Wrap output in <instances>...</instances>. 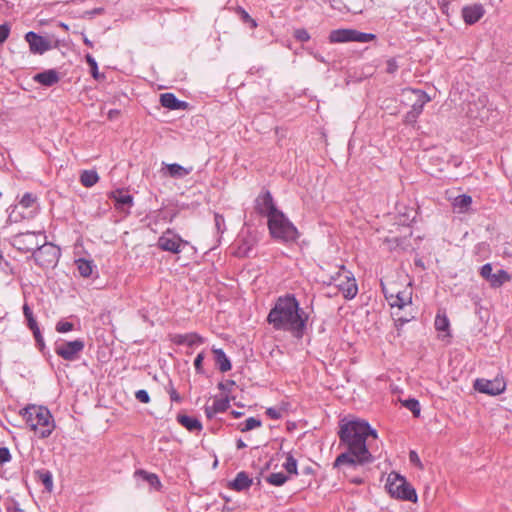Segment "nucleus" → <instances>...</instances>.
<instances>
[{
  "mask_svg": "<svg viewBox=\"0 0 512 512\" xmlns=\"http://www.w3.org/2000/svg\"><path fill=\"white\" fill-rule=\"evenodd\" d=\"M37 197L33 193L26 192L20 199L19 204L24 208H30L36 202Z\"/></svg>",
  "mask_w": 512,
  "mask_h": 512,
  "instance_id": "nucleus-42",
  "label": "nucleus"
},
{
  "mask_svg": "<svg viewBox=\"0 0 512 512\" xmlns=\"http://www.w3.org/2000/svg\"><path fill=\"white\" fill-rule=\"evenodd\" d=\"M435 328L438 331L447 332L450 327V322L445 314H437L434 322Z\"/></svg>",
  "mask_w": 512,
  "mask_h": 512,
  "instance_id": "nucleus-37",
  "label": "nucleus"
},
{
  "mask_svg": "<svg viewBox=\"0 0 512 512\" xmlns=\"http://www.w3.org/2000/svg\"><path fill=\"white\" fill-rule=\"evenodd\" d=\"M265 413L270 419H273V420H277L282 417L281 411L274 407L267 408Z\"/></svg>",
  "mask_w": 512,
  "mask_h": 512,
  "instance_id": "nucleus-53",
  "label": "nucleus"
},
{
  "mask_svg": "<svg viewBox=\"0 0 512 512\" xmlns=\"http://www.w3.org/2000/svg\"><path fill=\"white\" fill-rule=\"evenodd\" d=\"M186 244V241L182 240L180 236L173 234L169 229L158 239L159 248L172 253H179L181 247Z\"/></svg>",
  "mask_w": 512,
  "mask_h": 512,
  "instance_id": "nucleus-12",
  "label": "nucleus"
},
{
  "mask_svg": "<svg viewBox=\"0 0 512 512\" xmlns=\"http://www.w3.org/2000/svg\"><path fill=\"white\" fill-rule=\"evenodd\" d=\"M85 59H86L87 64L90 67V72H91L92 77L95 80L104 79L105 78L104 74H100L98 71V64H97L95 58L92 55L87 54L85 56Z\"/></svg>",
  "mask_w": 512,
  "mask_h": 512,
  "instance_id": "nucleus-36",
  "label": "nucleus"
},
{
  "mask_svg": "<svg viewBox=\"0 0 512 512\" xmlns=\"http://www.w3.org/2000/svg\"><path fill=\"white\" fill-rule=\"evenodd\" d=\"M399 68L398 61L396 57L389 58L386 61V72L388 74H394Z\"/></svg>",
  "mask_w": 512,
  "mask_h": 512,
  "instance_id": "nucleus-46",
  "label": "nucleus"
},
{
  "mask_svg": "<svg viewBox=\"0 0 512 512\" xmlns=\"http://www.w3.org/2000/svg\"><path fill=\"white\" fill-rule=\"evenodd\" d=\"M176 345H188L190 347L204 343V338L195 332L178 334L173 338Z\"/></svg>",
  "mask_w": 512,
  "mask_h": 512,
  "instance_id": "nucleus-19",
  "label": "nucleus"
},
{
  "mask_svg": "<svg viewBox=\"0 0 512 512\" xmlns=\"http://www.w3.org/2000/svg\"><path fill=\"white\" fill-rule=\"evenodd\" d=\"M203 360H204V353L201 352L199 353L195 360H194V367H195V370L198 374H203L204 373V370H203Z\"/></svg>",
  "mask_w": 512,
  "mask_h": 512,
  "instance_id": "nucleus-50",
  "label": "nucleus"
},
{
  "mask_svg": "<svg viewBox=\"0 0 512 512\" xmlns=\"http://www.w3.org/2000/svg\"><path fill=\"white\" fill-rule=\"evenodd\" d=\"M99 180V176L94 170H84L80 175V182L84 187H92Z\"/></svg>",
  "mask_w": 512,
  "mask_h": 512,
  "instance_id": "nucleus-30",
  "label": "nucleus"
},
{
  "mask_svg": "<svg viewBox=\"0 0 512 512\" xmlns=\"http://www.w3.org/2000/svg\"><path fill=\"white\" fill-rule=\"evenodd\" d=\"M25 40L28 42L30 52L33 54L42 55L52 48L49 40L33 31L25 34Z\"/></svg>",
  "mask_w": 512,
  "mask_h": 512,
  "instance_id": "nucleus-13",
  "label": "nucleus"
},
{
  "mask_svg": "<svg viewBox=\"0 0 512 512\" xmlns=\"http://www.w3.org/2000/svg\"><path fill=\"white\" fill-rule=\"evenodd\" d=\"M135 476L140 477L142 480L146 481L152 488H155L156 490H159L162 487L161 481L155 473H150L140 469L135 472Z\"/></svg>",
  "mask_w": 512,
  "mask_h": 512,
  "instance_id": "nucleus-28",
  "label": "nucleus"
},
{
  "mask_svg": "<svg viewBox=\"0 0 512 512\" xmlns=\"http://www.w3.org/2000/svg\"><path fill=\"white\" fill-rule=\"evenodd\" d=\"M119 113H120L119 110L112 109L109 111L108 116L110 119H112L114 117V115H118Z\"/></svg>",
  "mask_w": 512,
  "mask_h": 512,
  "instance_id": "nucleus-64",
  "label": "nucleus"
},
{
  "mask_svg": "<svg viewBox=\"0 0 512 512\" xmlns=\"http://www.w3.org/2000/svg\"><path fill=\"white\" fill-rule=\"evenodd\" d=\"M267 225L271 236L283 243H294L300 236L298 229L282 211L270 217Z\"/></svg>",
  "mask_w": 512,
  "mask_h": 512,
  "instance_id": "nucleus-4",
  "label": "nucleus"
},
{
  "mask_svg": "<svg viewBox=\"0 0 512 512\" xmlns=\"http://www.w3.org/2000/svg\"><path fill=\"white\" fill-rule=\"evenodd\" d=\"M409 460H410V462H411L412 464L416 465L417 467H419V468H421V469L423 468L422 463H421V460H420V458H419V456H418V454H417V452H416V451L411 450V451L409 452Z\"/></svg>",
  "mask_w": 512,
  "mask_h": 512,
  "instance_id": "nucleus-54",
  "label": "nucleus"
},
{
  "mask_svg": "<svg viewBox=\"0 0 512 512\" xmlns=\"http://www.w3.org/2000/svg\"><path fill=\"white\" fill-rule=\"evenodd\" d=\"M35 475H36L38 481H40L44 485L45 489L48 492H51L53 489L52 473L49 470L41 469V470H37L35 472Z\"/></svg>",
  "mask_w": 512,
  "mask_h": 512,
  "instance_id": "nucleus-29",
  "label": "nucleus"
},
{
  "mask_svg": "<svg viewBox=\"0 0 512 512\" xmlns=\"http://www.w3.org/2000/svg\"><path fill=\"white\" fill-rule=\"evenodd\" d=\"M27 426L40 438L49 437L55 429L53 416L48 408L39 405H27L20 410Z\"/></svg>",
  "mask_w": 512,
  "mask_h": 512,
  "instance_id": "nucleus-3",
  "label": "nucleus"
},
{
  "mask_svg": "<svg viewBox=\"0 0 512 512\" xmlns=\"http://www.w3.org/2000/svg\"><path fill=\"white\" fill-rule=\"evenodd\" d=\"M238 13L244 23L249 24L251 28L257 27L256 21L243 8L239 7Z\"/></svg>",
  "mask_w": 512,
  "mask_h": 512,
  "instance_id": "nucleus-43",
  "label": "nucleus"
},
{
  "mask_svg": "<svg viewBox=\"0 0 512 512\" xmlns=\"http://www.w3.org/2000/svg\"><path fill=\"white\" fill-rule=\"evenodd\" d=\"M59 256V249L55 245L47 243L46 239L40 243L39 248L33 253L36 264L42 268L54 267Z\"/></svg>",
  "mask_w": 512,
  "mask_h": 512,
  "instance_id": "nucleus-8",
  "label": "nucleus"
},
{
  "mask_svg": "<svg viewBox=\"0 0 512 512\" xmlns=\"http://www.w3.org/2000/svg\"><path fill=\"white\" fill-rule=\"evenodd\" d=\"M45 238L46 235L43 231H26L13 235L10 238V243L14 248L23 253H34Z\"/></svg>",
  "mask_w": 512,
  "mask_h": 512,
  "instance_id": "nucleus-7",
  "label": "nucleus"
},
{
  "mask_svg": "<svg viewBox=\"0 0 512 512\" xmlns=\"http://www.w3.org/2000/svg\"><path fill=\"white\" fill-rule=\"evenodd\" d=\"M350 482L356 485H360L364 482L362 477H352L350 478Z\"/></svg>",
  "mask_w": 512,
  "mask_h": 512,
  "instance_id": "nucleus-61",
  "label": "nucleus"
},
{
  "mask_svg": "<svg viewBox=\"0 0 512 512\" xmlns=\"http://www.w3.org/2000/svg\"><path fill=\"white\" fill-rule=\"evenodd\" d=\"M473 387L476 391L491 396L502 394L506 389V383L503 378L496 377L493 380L484 378H477L474 381Z\"/></svg>",
  "mask_w": 512,
  "mask_h": 512,
  "instance_id": "nucleus-10",
  "label": "nucleus"
},
{
  "mask_svg": "<svg viewBox=\"0 0 512 512\" xmlns=\"http://www.w3.org/2000/svg\"><path fill=\"white\" fill-rule=\"evenodd\" d=\"M11 460V453L7 447H0V465H3Z\"/></svg>",
  "mask_w": 512,
  "mask_h": 512,
  "instance_id": "nucleus-52",
  "label": "nucleus"
},
{
  "mask_svg": "<svg viewBox=\"0 0 512 512\" xmlns=\"http://www.w3.org/2000/svg\"><path fill=\"white\" fill-rule=\"evenodd\" d=\"M32 333L36 342L41 341L43 339L40 328L32 330Z\"/></svg>",
  "mask_w": 512,
  "mask_h": 512,
  "instance_id": "nucleus-59",
  "label": "nucleus"
},
{
  "mask_svg": "<svg viewBox=\"0 0 512 512\" xmlns=\"http://www.w3.org/2000/svg\"><path fill=\"white\" fill-rule=\"evenodd\" d=\"M22 310H23V315L25 317V321H26L27 327L31 331L34 330V329L39 328L38 323L36 321V318L34 316V313H33L32 309H31V307L27 303H24V305L22 307Z\"/></svg>",
  "mask_w": 512,
  "mask_h": 512,
  "instance_id": "nucleus-32",
  "label": "nucleus"
},
{
  "mask_svg": "<svg viewBox=\"0 0 512 512\" xmlns=\"http://www.w3.org/2000/svg\"><path fill=\"white\" fill-rule=\"evenodd\" d=\"M262 425V422L260 419H257L255 417H249L245 420V422L240 424V431L241 432H247L250 430H253L255 428H258Z\"/></svg>",
  "mask_w": 512,
  "mask_h": 512,
  "instance_id": "nucleus-38",
  "label": "nucleus"
},
{
  "mask_svg": "<svg viewBox=\"0 0 512 512\" xmlns=\"http://www.w3.org/2000/svg\"><path fill=\"white\" fill-rule=\"evenodd\" d=\"M246 443L242 439H238L236 442L237 449H244L246 448Z\"/></svg>",
  "mask_w": 512,
  "mask_h": 512,
  "instance_id": "nucleus-62",
  "label": "nucleus"
},
{
  "mask_svg": "<svg viewBox=\"0 0 512 512\" xmlns=\"http://www.w3.org/2000/svg\"><path fill=\"white\" fill-rule=\"evenodd\" d=\"M403 406L410 410L414 417H419L421 412L420 403L415 398H409L402 402Z\"/></svg>",
  "mask_w": 512,
  "mask_h": 512,
  "instance_id": "nucleus-39",
  "label": "nucleus"
},
{
  "mask_svg": "<svg viewBox=\"0 0 512 512\" xmlns=\"http://www.w3.org/2000/svg\"><path fill=\"white\" fill-rule=\"evenodd\" d=\"M216 364L221 372H227L231 370V362L226 356L225 352L221 348H214L213 350Z\"/></svg>",
  "mask_w": 512,
  "mask_h": 512,
  "instance_id": "nucleus-25",
  "label": "nucleus"
},
{
  "mask_svg": "<svg viewBox=\"0 0 512 512\" xmlns=\"http://www.w3.org/2000/svg\"><path fill=\"white\" fill-rule=\"evenodd\" d=\"M382 292L388 301V303L392 300V298L395 296V294L400 290L398 285L394 282L385 284L384 282H381Z\"/></svg>",
  "mask_w": 512,
  "mask_h": 512,
  "instance_id": "nucleus-35",
  "label": "nucleus"
},
{
  "mask_svg": "<svg viewBox=\"0 0 512 512\" xmlns=\"http://www.w3.org/2000/svg\"><path fill=\"white\" fill-rule=\"evenodd\" d=\"M33 80L43 86L51 87L60 81V76L55 69H48L34 75Z\"/></svg>",
  "mask_w": 512,
  "mask_h": 512,
  "instance_id": "nucleus-15",
  "label": "nucleus"
},
{
  "mask_svg": "<svg viewBox=\"0 0 512 512\" xmlns=\"http://www.w3.org/2000/svg\"><path fill=\"white\" fill-rule=\"evenodd\" d=\"M160 103L164 108L170 110H183L188 106L187 102L179 100L173 93L170 92L161 94Z\"/></svg>",
  "mask_w": 512,
  "mask_h": 512,
  "instance_id": "nucleus-16",
  "label": "nucleus"
},
{
  "mask_svg": "<svg viewBox=\"0 0 512 512\" xmlns=\"http://www.w3.org/2000/svg\"><path fill=\"white\" fill-rule=\"evenodd\" d=\"M135 398L139 402L144 403V404H147L150 402V396H149L148 392L144 389H140V390L136 391Z\"/></svg>",
  "mask_w": 512,
  "mask_h": 512,
  "instance_id": "nucleus-48",
  "label": "nucleus"
},
{
  "mask_svg": "<svg viewBox=\"0 0 512 512\" xmlns=\"http://www.w3.org/2000/svg\"><path fill=\"white\" fill-rule=\"evenodd\" d=\"M55 329L58 333H67L74 329V325L71 322L61 320L56 324Z\"/></svg>",
  "mask_w": 512,
  "mask_h": 512,
  "instance_id": "nucleus-45",
  "label": "nucleus"
},
{
  "mask_svg": "<svg viewBox=\"0 0 512 512\" xmlns=\"http://www.w3.org/2000/svg\"><path fill=\"white\" fill-rule=\"evenodd\" d=\"M215 227L219 233H223L225 230V219L221 214L216 213L215 217Z\"/></svg>",
  "mask_w": 512,
  "mask_h": 512,
  "instance_id": "nucleus-49",
  "label": "nucleus"
},
{
  "mask_svg": "<svg viewBox=\"0 0 512 512\" xmlns=\"http://www.w3.org/2000/svg\"><path fill=\"white\" fill-rule=\"evenodd\" d=\"M168 393L170 395V399L171 401L173 402H181L182 398L181 396L179 395V393L176 391V389L173 387V385L170 383V388L168 390Z\"/></svg>",
  "mask_w": 512,
  "mask_h": 512,
  "instance_id": "nucleus-55",
  "label": "nucleus"
},
{
  "mask_svg": "<svg viewBox=\"0 0 512 512\" xmlns=\"http://www.w3.org/2000/svg\"><path fill=\"white\" fill-rule=\"evenodd\" d=\"M85 343L82 339H75L73 341H64L56 344L55 353L66 361H75L79 358L81 352L84 350Z\"/></svg>",
  "mask_w": 512,
  "mask_h": 512,
  "instance_id": "nucleus-9",
  "label": "nucleus"
},
{
  "mask_svg": "<svg viewBox=\"0 0 512 512\" xmlns=\"http://www.w3.org/2000/svg\"><path fill=\"white\" fill-rule=\"evenodd\" d=\"M328 284H334L345 299H353L358 293L356 280L344 265H341L339 270L330 276Z\"/></svg>",
  "mask_w": 512,
  "mask_h": 512,
  "instance_id": "nucleus-6",
  "label": "nucleus"
},
{
  "mask_svg": "<svg viewBox=\"0 0 512 512\" xmlns=\"http://www.w3.org/2000/svg\"><path fill=\"white\" fill-rule=\"evenodd\" d=\"M10 35V26L7 23L0 25V44L4 43Z\"/></svg>",
  "mask_w": 512,
  "mask_h": 512,
  "instance_id": "nucleus-51",
  "label": "nucleus"
},
{
  "mask_svg": "<svg viewBox=\"0 0 512 512\" xmlns=\"http://www.w3.org/2000/svg\"><path fill=\"white\" fill-rule=\"evenodd\" d=\"M307 321L308 315L293 294L279 297L267 316V322L275 330L291 332L295 337L303 336Z\"/></svg>",
  "mask_w": 512,
  "mask_h": 512,
  "instance_id": "nucleus-2",
  "label": "nucleus"
},
{
  "mask_svg": "<svg viewBox=\"0 0 512 512\" xmlns=\"http://www.w3.org/2000/svg\"><path fill=\"white\" fill-rule=\"evenodd\" d=\"M368 432H370L369 423L364 420H352L340 425L338 432L340 445H344L346 451L336 457L333 468H343V473L349 477L350 472L358 466L374 461L366 445Z\"/></svg>",
  "mask_w": 512,
  "mask_h": 512,
  "instance_id": "nucleus-1",
  "label": "nucleus"
},
{
  "mask_svg": "<svg viewBox=\"0 0 512 512\" xmlns=\"http://www.w3.org/2000/svg\"><path fill=\"white\" fill-rule=\"evenodd\" d=\"M419 117V114L415 113L412 109L408 111L405 115V122L408 124H413L416 122L417 118Z\"/></svg>",
  "mask_w": 512,
  "mask_h": 512,
  "instance_id": "nucleus-56",
  "label": "nucleus"
},
{
  "mask_svg": "<svg viewBox=\"0 0 512 512\" xmlns=\"http://www.w3.org/2000/svg\"><path fill=\"white\" fill-rule=\"evenodd\" d=\"M386 489L393 498L413 503L417 502L416 490L407 482L405 477L398 473L392 472L388 475Z\"/></svg>",
  "mask_w": 512,
  "mask_h": 512,
  "instance_id": "nucleus-5",
  "label": "nucleus"
},
{
  "mask_svg": "<svg viewBox=\"0 0 512 512\" xmlns=\"http://www.w3.org/2000/svg\"><path fill=\"white\" fill-rule=\"evenodd\" d=\"M76 265H77L78 272L82 277L87 278V277L91 276V274L93 272V267H94L92 261L84 259V258H79L78 260H76Z\"/></svg>",
  "mask_w": 512,
  "mask_h": 512,
  "instance_id": "nucleus-31",
  "label": "nucleus"
},
{
  "mask_svg": "<svg viewBox=\"0 0 512 512\" xmlns=\"http://www.w3.org/2000/svg\"><path fill=\"white\" fill-rule=\"evenodd\" d=\"M167 174L172 178H184L192 171V167L186 168L177 163L166 165Z\"/></svg>",
  "mask_w": 512,
  "mask_h": 512,
  "instance_id": "nucleus-26",
  "label": "nucleus"
},
{
  "mask_svg": "<svg viewBox=\"0 0 512 512\" xmlns=\"http://www.w3.org/2000/svg\"><path fill=\"white\" fill-rule=\"evenodd\" d=\"M229 406L230 401L227 397L215 399L212 406H205V415L208 419H212L217 413H223L227 411Z\"/></svg>",
  "mask_w": 512,
  "mask_h": 512,
  "instance_id": "nucleus-18",
  "label": "nucleus"
},
{
  "mask_svg": "<svg viewBox=\"0 0 512 512\" xmlns=\"http://www.w3.org/2000/svg\"><path fill=\"white\" fill-rule=\"evenodd\" d=\"M410 92L415 96V101L412 104L411 109L417 114H421L424 105L430 101V97L426 92L419 89H411Z\"/></svg>",
  "mask_w": 512,
  "mask_h": 512,
  "instance_id": "nucleus-22",
  "label": "nucleus"
},
{
  "mask_svg": "<svg viewBox=\"0 0 512 512\" xmlns=\"http://www.w3.org/2000/svg\"><path fill=\"white\" fill-rule=\"evenodd\" d=\"M480 275H481L482 278H484L485 280L489 281L490 278L493 275V273H492V265L490 263L484 264L480 268Z\"/></svg>",
  "mask_w": 512,
  "mask_h": 512,
  "instance_id": "nucleus-47",
  "label": "nucleus"
},
{
  "mask_svg": "<svg viewBox=\"0 0 512 512\" xmlns=\"http://www.w3.org/2000/svg\"><path fill=\"white\" fill-rule=\"evenodd\" d=\"M255 211L261 216H266L268 220L270 217L280 212V210L277 209L269 190H265L257 196L255 199Z\"/></svg>",
  "mask_w": 512,
  "mask_h": 512,
  "instance_id": "nucleus-11",
  "label": "nucleus"
},
{
  "mask_svg": "<svg viewBox=\"0 0 512 512\" xmlns=\"http://www.w3.org/2000/svg\"><path fill=\"white\" fill-rule=\"evenodd\" d=\"M283 467L289 474L297 475V460L292 456L288 455L286 458V462L283 464Z\"/></svg>",
  "mask_w": 512,
  "mask_h": 512,
  "instance_id": "nucleus-41",
  "label": "nucleus"
},
{
  "mask_svg": "<svg viewBox=\"0 0 512 512\" xmlns=\"http://www.w3.org/2000/svg\"><path fill=\"white\" fill-rule=\"evenodd\" d=\"M253 484V479L245 471L237 473L235 479L229 483V488L241 492Z\"/></svg>",
  "mask_w": 512,
  "mask_h": 512,
  "instance_id": "nucleus-20",
  "label": "nucleus"
},
{
  "mask_svg": "<svg viewBox=\"0 0 512 512\" xmlns=\"http://www.w3.org/2000/svg\"><path fill=\"white\" fill-rule=\"evenodd\" d=\"M472 203V198L469 195H458L454 201L453 206L458 208L460 212L466 211Z\"/></svg>",
  "mask_w": 512,
  "mask_h": 512,
  "instance_id": "nucleus-33",
  "label": "nucleus"
},
{
  "mask_svg": "<svg viewBox=\"0 0 512 512\" xmlns=\"http://www.w3.org/2000/svg\"><path fill=\"white\" fill-rule=\"evenodd\" d=\"M330 43L352 42V29H335L329 34Z\"/></svg>",
  "mask_w": 512,
  "mask_h": 512,
  "instance_id": "nucleus-24",
  "label": "nucleus"
},
{
  "mask_svg": "<svg viewBox=\"0 0 512 512\" xmlns=\"http://www.w3.org/2000/svg\"><path fill=\"white\" fill-rule=\"evenodd\" d=\"M267 482L271 485H274V486H281L283 485L284 483H286V481L288 480V477L282 473V472H278V473H271L268 477H267Z\"/></svg>",
  "mask_w": 512,
  "mask_h": 512,
  "instance_id": "nucleus-40",
  "label": "nucleus"
},
{
  "mask_svg": "<svg viewBox=\"0 0 512 512\" xmlns=\"http://www.w3.org/2000/svg\"><path fill=\"white\" fill-rule=\"evenodd\" d=\"M302 474L313 475L314 474V469L310 465L305 466V467L302 468Z\"/></svg>",
  "mask_w": 512,
  "mask_h": 512,
  "instance_id": "nucleus-60",
  "label": "nucleus"
},
{
  "mask_svg": "<svg viewBox=\"0 0 512 512\" xmlns=\"http://www.w3.org/2000/svg\"><path fill=\"white\" fill-rule=\"evenodd\" d=\"M177 421L190 432L202 430V424L197 418L178 414Z\"/></svg>",
  "mask_w": 512,
  "mask_h": 512,
  "instance_id": "nucleus-23",
  "label": "nucleus"
},
{
  "mask_svg": "<svg viewBox=\"0 0 512 512\" xmlns=\"http://www.w3.org/2000/svg\"><path fill=\"white\" fill-rule=\"evenodd\" d=\"M110 198L115 201V208L123 210L125 207H131L133 205V197L128 193H124L121 190L111 192Z\"/></svg>",
  "mask_w": 512,
  "mask_h": 512,
  "instance_id": "nucleus-21",
  "label": "nucleus"
},
{
  "mask_svg": "<svg viewBox=\"0 0 512 512\" xmlns=\"http://www.w3.org/2000/svg\"><path fill=\"white\" fill-rule=\"evenodd\" d=\"M485 10L481 4L464 6L462 8V17L466 24L473 25L484 15Z\"/></svg>",
  "mask_w": 512,
  "mask_h": 512,
  "instance_id": "nucleus-14",
  "label": "nucleus"
},
{
  "mask_svg": "<svg viewBox=\"0 0 512 512\" xmlns=\"http://www.w3.org/2000/svg\"><path fill=\"white\" fill-rule=\"evenodd\" d=\"M488 111H483L479 115H469L471 118L479 119L481 122L488 121L491 115H487Z\"/></svg>",
  "mask_w": 512,
  "mask_h": 512,
  "instance_id": "nucleus-57",
  "label": "nucleus"
},
{
  "mask_svg": "<svg viewBox=\"0 0 512 512\" xmlns=\"http://www.w3.org/2000/svg\"><path fill=\"white\" fill-rule=\"evenodd\" d=\"M294 38L299 42H307L310 40V34L304 28H299L294 31Z\"/></svg>",
  "mask_w": 512,
  "mask_h": 512,
  "instance_id": "nucleus-44",
  "label": "nucleus"
},
{
  "mask_svg": "<svg viewBox=\"0 0 512 512\" xmlns=\"http://www.w3.org/2000/svg\"><path fill=\"white\" fill-rule=\"evenodd\" d=\"M412 302V291L411 288L405 287L404 289H400L392 300L389 302V305L394 308L397 307L399 309L404 308L405 306L411 304Z\"/></svg>",
  "mask_w": 512,
  "mask_h": 512,
  "instance_id": "nucleus-17",
  "label": "nucleus"
},
{
  "mask_svg": "<svg viewBox=\"0 0 512 512\" xmlns=\"http://www.w3.org/2000/svg\"><path fill=\"white\" fill-rule=\"evenodd\" d=\"M369 430H370V432L367 433V437L372 436L373 438H377L376 430L372 429L370 425H369Z\"/></svg>",
  "mask_w": 512,
  "mask_h": 512,
  "instance_id": "nucleus-63",
  "label": "nucleus"
},
{
  "mask_svg": "<svg viewBox=\"0 0 512 512\" xmlns=\"http://www.w3.org/2000/svg\"><path fill=\"white\" fill-rule=\"evenodd\" d=\"M376 39L373 33H365L352 29V42L367 43Z\"/></svg>",
  "mask_w": 512,
  "mask_h": 512,
  "instance_id": "nucleus-34",
  "label": "nucleus"
},
{
  "mask_svg": "<svg viewBox=\"0 0 512 512\" xmlns=\"http://www.w3.org/2000/svg\"><path fill=\"white\" fill-rule=\"evenodd\" d=\"M235 382L233 380L227 381L226 383L220 382L218 388L223 391H230V386H233Z\"/></svg>",
  "mask_w": 512,
  "mask_h": 512,
  "instance_id": "nucleus-58",
  "label": "nucleus"
},
{
  "mask_svg": "<svg viewBox=\"0 0 512 512\" xmlns=\"http://www.w3.org/2000/svg\"><path fill=\"white\" fill-rule=\"evenodd\" d=\"M511 280V275L504 269H499L497 272L493 273L492 277L488 281L492 288H499L504 283L509 282Z\"/></svg>",
  "mask_w": 512,
  "mask_h": 512,
  "instance_id": "nucleus-27",
  "label": "nucleus"
}]
</instances>
